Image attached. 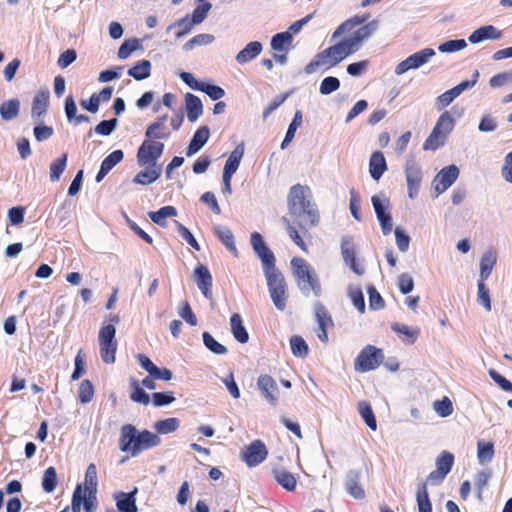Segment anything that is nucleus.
<instances>
[{"instance_id":"nucleus-49","label":"nucleus","mask_w":512,"mask_h":512,"mask_svg":"<svg viewBox=\"0 0 512 512\" xmlns=\"http://www.w3.org/2000/svg\"><path fill=\"white\" fill-rule=\"evenodd\" d=\"M179 427V420L177 418H167L157 421L155 429L160 434H168L176 431Z\"/></svg>"},{"instance_id":"nucleus-12","label":"nucleus","mask_w":512,"mask_h":512,"mask_svg":"<svg viewBox=\"0 0 512 512\" xmlns=\"http://www.w3.org/2000/svg\"><path fill=\"white\" fill-rule=\"evenodd\" d=\"M435 55V51L432 48L422 49L405 60L401 61L395 68L397 75L404 74L410 69H416L428 62V60Z\"/></svg>"},{"instance_id":"nucleus-21","label":"nucleus","mask_w":512,"mask_h":512,"mask_svg":"<svg viewBox=\"0 0 512 512\" xmlns=\"http://www.w3.org/2000/svg\"><path fill=\"white\" fill-rule=\"evenodd\" d=\"M210 136V131L207 126L199 127L194 133L188 147L186 150V155L188 157L197 153L208 141Z\"/></svg>"},{"instance_id":"nucleus-57","label":"nucleus","mask_w":512,"mask_h":512,"mask_svg":"<svg viewBox=\"0 0 512 512\" xmlns=\"http://www.w3.org/2000/svg\"><path fill=\"white\" fill-rule=\"evenodd\" d=\"M173 392H155L152 394V403L155 407H162L174 402Z\"/></svg>"},{"instance_id":"nucleus-45","label":"nucleus","mask_w":512,"mask_h":512,"mask_svg":"<svg viewBox=\"0 0 512 512\" xmlns=\"http://www.w3.org/2000/svg\"><path fill=\"white\" fill-rule=\"evenodd\" d=\"M67 153H63L61 157L54 160L50 165V180L52 182L58 181L61 174L65 170L67 164Z\"/></svg>"},{"instance_id":"nucleus-58","label":"nucleus","mask_w":512,"mask_h":512,"mask_svg":"<svg viewBox=\"0 0 512 512\" xmlns=\"http://www.w3.org/2000/svg\"><path fill=\"white\" fill-rule=\"evenodd\" d=\"M75 368L71 375V380H78L85 373V355L82 350H79L75 360Z\"/></svg>"},{"instance_id":"nucleus-31","label":"nucleus","mask_w":512,"mask_h":512,"mask_svg":"<svg viewBox=\"0 0 512 512\" xmlns=\"http://www.w3.org/2000/svg\"><path fill=\"white\" fill-rule=\"evenodd\" d=\"M262 51V44L259 41H252L248 43L236 56V61L239 64H245L252 59L256 58Z\"/></svg>"},{"instance_id":"nucleus-23","label":"nucleus","mask_w":512,"mask_h":512,"mask_svg":"<svg viewBox=\"0 0 512 512\" xmlns=\"http://www.w3.org/2000/svg\"><path fill=\"white\" fill-rule=\"evenodd\" d=\"M387 170V163L382 152L375 151L369 160V172L371 177L378 181Z\"/></svg>"},{"instance_id":"nucleus-3","label":"nucleus","mask_w":512,"mask_h":512,"mask_svg":"<svg viewBox=\"0 0 512 512\" xmlns=\"http://www.w3.org/2000/svg\"><path fill=\"white\" fill-rule=\"evenodd\" d=\"M161 443L160 437L148 430L139 432L132 424H125L120 430L119 448L122 452L138 456L142 451L156 447Z\"/></svg>"},{"instance_id":"nucleus-32","label":"nucleus","mask_w":512,"mask_h":512,"mask_svg":"<svg viewBox=\"0 0 512 512\" xmlns=\"http://www.w3.org/2000/svg\"><path fill=\"white\" fill-rule=\"evenodd\" d=\"M428 484L423 482L416 491V502L419 512H432V503L428 494Z\"/></svg>"},{"instance_id":"nucleus-28","label":"nucleus","mask_w":512,"mask_h":512,"mask_svg":"<svg viewBox=\"0 0 512 512\" xmlns=\"http://www.w3.org/2000/svg\"><path fill=\"white\" fill-rule=\"evenodd\" d=\"M230 326H231V332L234 336V338L244 344L247 343L249 340V334L243 325V319L240 314L234 313L232 314L230 318Z\"/></svg>"},{"instance_id":"nucleus-55","label":"nucleus","mask_w":512,"mask_h":512,"mask_svg":"<svg viewBox=\"0 0 512 512\" xmlns=\"http://www.w3.org/2000/svg\"><path fill=\"white\" fill-rule=\"evenodd\" d=\"M467 46V43L464 39L457 40H449L442 43L438 50L442 53H451L464 49Z\"/></svg>"},{"instance_id":"nucleus-51","label":"nucleus","mask_w":512,"mask_h":512,"mask_svg":"<svg viewBox=\"0 0 512 512\" xmlns=\"http://www.w3.org/2000/svg\"><path fill=\"white\" fill-rule=\"evenodd\" d=\"M433 407L441 417H448L453 413V404L447 396H444L441 400H436Z\"/></svg>"},{"instance_id":"nucleus-7","label":"nucleus","mask_w":512,"mask_h":512,"mask_svg":"<svg viewBox=\"0 0 512 512\" xmlns=\"http://www.w3.org/2000/svg\"><path fill=\"white\" fill-rule=\"evenodd\" d=\"M110 320L112 323H104L98 333L100 357L106 364L115 362L118 348L115 324L119 323L120 318L118 315H114Z\"/></svg>"},{"instance_id":"nucleus-38","label":"nucleus","mask_w":512,"mask_h":512,"mask_svg":"<svg viewBox=\"0 0 512 512\" xmlns=\"http://www.w3.org/2000/svg\"><path fill=\"white\" fill-rule=\"evenodd\" d=\"M20 109V102L18 99H11L4 101L0 105V115L3 120H11L18 116Z\"/></svg>"},{"instance_id":"nucleus-42","label":"nucleus","mask_w":512,"mask_h":512,"mask_svg":"<svg viewBox=\"0 0 512 512\" xmlns=\"http://www.w3.org/2000/svg\"><path fill=\"white\" fill-rule=\"evenodd\" d=\"M292 42V36L289 31L277 33L272 37L271 47L274 51H286Z\"/></svg>"},{"instance_id":"nucleus-54","label":"nucleus","mask_w":512,"mask_h":512,"mask_svg":"<svg viewBox=\"0 0 512 512\" xmlns=\"http://www.w3.org/2000/svg\"><path fill=\"white\" fill-rule=\"evenodd\" d=\"M139 47V40L138 39H127L125 40L122 45L119 47L118 50V57L120 59H126L130 56L132 52H134Z\"/></svg>"},{"instance_id":"nucleus-60","label":"nucleus","mask_w":512,"mask_h":512,"mask_svg":"<svg viewBox=\"0 0 512 512\" xmlns=\"http://www.w3.org/2000/svg\"><path fill=\"white\" fill-rule=\"evenodd\" d=\"M478 302L487 310H491V300L489 289L485 285V281L478 282Z\"/></svg>"},{"instance_id":"nucleus-11","label":"nucleus","mask_w":512,"mask_h":512,"mask_svg":"<svg viewBox=\"0 0 512 512\" xmlns=\"http://www.w3.org/2000/svg\"><path fill=\"white\" fill-rule=\"evenodd\" d=\"M454 464V455L448 451H442L436 458V469L427 476L424 482L430 485H440Z\"/></svg>"},{"instance_id":"nucleus-20","label":"nucleus","mask_w":512,"mask_h":512,"mask_svg":"<svg viewBox=\"0 0 512 512\" xmlns=\"http://www.w3.org/2000/svg\"><path fill=\"white\" fill-rule=\"evenodd\" d=\"M50 94L47 89H42L34 96L32 102L31 115L35 119L44 116L49 106Z\"/></svg>"},{"instance_id":"nucleus-59","label":"nucleus","mask_w":512,"mask_h":512,"mask_svg":"<svg viewBox=\"0 0 512 512\" xmlns=\"http://www.w3.org/2000/svg\"><path fill=\"white\" fill-rule=\"evenodd\" d=\"M116 126H117L116 118H113L110 120H103L99 124L96 125V127L94 128V132L99 135L108 136L115 130Z\"/></svg>"},{"instance_id":"nucleus-63","label":"nucleus","mask_w":512,"mask_h":512,"mask_svg":"<svg viewBox=\"0 0 512 512\" xmlns=\"http://www.w3.org/2000/svg\"><path fill=\"white\" fill-rule=\"evenodd\" d=\"M398 287L402 294H408L414 289V280L408 273H403L398 277Z\"/></svg>"},{"instance_id":"nucleus-44","label":"nucleus","mask_w":512,"mask_h":512,"mask_svg":"<svg viewBox=\"0 0 512 512\" xmlns=\"http://www.w3.org/2000/svg\"><path fill=\"white\" fill-rule=\"evenodd\" d=\"M85 489L83 492L96 493L97 491V468L94 463L88 465L85 472Z\"/></svg>"},{"instance_id":"nucleus-64","label":"nucleus","mask_w":512,"mask_h":512,"mask_svg":"<svg viewBox=\"0 0 512 512\" xmlns=\"http://www.w3.org/2000/svg\"><path fill=\"white\" fill-rule=\"evenodd\" d=\"M124 153L122 150H115L111 152L107 157L102 161V165L106 166L107 169L112 170L118 163L123 160Z\"/></svg>"},{"instance_id":"nucleus-13","label":"nucleus","mask_w":512,"mask_h":512,"mask_svg":"<svg viewBox=\"0 0 512 512\" xmlns=\"http://www.w3.org/2000/svg\"><path fill=\"white\" fill-rule=\"evenodd\" d=\"M242 460L249 467H255L262 463L268 455V450L261 440H254L242 451Z\"/></svg>"},{"instance_id":"nucleus-53","label":"nucleus","mask_w":512,"mask_h":512,"mask_svg":"<svg viewBox=\"0 0 512 512\" xmlns=\"http://www.w3.org/2000/svg\"><path fill=\"white\" fill-rule=\"evenodd\" d=\"M340 87V81L338 78L333 76H328L324 78L320 84L319 92L322 95H328L332 92H335Z\"/></svg>"},{"instance_id":"nucleus-41","label":"nucleus","mask_w":512,"mask_h":512,"mask_svg":"<svg viewBox=\"0 0 512 512\" xmlns=\"http://www.w3.org/2000/svg\"><path fill=\"white\" fill-rule=\"evenodd\" d=\"M302 124V112L297 110L294 114L292 122L290 123L286 132L285 138L281 143V149H285L294 139L296 130Z\"/></svg>"},{"instance_id":"nucleus-10","label":"nucleus","mask_w":512,"mask_h":512,"mask_svg":"<svg viewBox=\"0 0 512 512\" xmlns=\"http://www.w3.org/2000/svg\"><path fill=\"white\" fill-rule=\"evenodd\" d=\"M163 151L164 144L162 142L149 139L144 140L137 151L138 165L160 167L157 161L162 156Z\"/></svg>"},{"instance_id":"nucleus-48","label":"nucleus","mask_w":512,"mask_h":512,"mask_svg":"<svg viewBox=\"0 0 512 512\" xmlns=\"http://www.w3.org/2000/svg\"><path fill=\"white\" fill-rule=\"evenodd\" d=\"M478 460L481 464L490 462L494 457V446L491 442H478Z\"/></svg>"},{"instance_id":"nucleus-61","label":"nucleus","mask_w":512,"mask_h":512,"mask_svg":"<svg viewBox=\"0 0 512 512\" xmlns=\"http://www.w3.org/2000/svg\"><path fill=\"white\" fill-rule=\"evenodd\" d=\"M512 82V70L498 73L490 78L489 84L492 88L502 87Z\"/></svg>"},{"instance_id":"nucleus-8","label":"nucleus","mask_w":512,"mask_h":512,"mask_svg":"<svg viewBox=\"0 0 512 512\" xmlns=\"http://www.w3.org/2000/svg\"><path fill=\"white\" fill-rule=\"evenodd\" d=\"M455 121L449 111L443 112L431 134L423 144L424 150H436L444 145L447 135L453 130Z\"/></svg>"},{"instance_id":"nucleus-36","label":"nucleus","mask_w":512,"mask_h":512,"mask_svg":"<svg viewBox=\"0 0 512 512\" xmlns=\"http://www.w3.org/2000/svg\"><path fill=\"white\" fill-rule=\"evenodd\" d=\"M151 73V63L148 60H141L128 70V75L140 81L148 78Z\"/></svg>"},{"instance_id":"nucleus-24","label":"nucleus","mask_w":512,"mask_h":512,"mask_svg":"<svg viewBox=\"0 0 512 512\" xmlns=\"http://www.w3.org/2000/svg\"><path fill=\"white\" fill-rule=\"evenodd\" d=\"M501 36H502L501 31L497 30L492 25H486V26H482V27L478 28L477 30H475L469 36L468 40L471 43L475 44V43H479L486 39H493V40L500 39Z\"/></svg>"},{"instance_id":"nucleus-35","label":"nucleus","mask_w":512,"mask_h":512,"mask_svg":"<svg viewBox=\"0 0 512 512\" xmlns=\"http://www.w3.org/2000/svg\"><path fill=\"white\" fill-rule=\"evenodd\" d=\"M495 264H496L495 253L491 252V251L486 252L482 256L481 262H480V280L479 281H486L488 279Z\"/></svg>"},{"instance_id":"nucleus-18","label":"nucleus","mask_w":512,"mask_h":512,"mask_svg":"<svg viewBox=\"0 0 512 512\" xmlns=\"http://www.w3.org/2000/svg\"><path fill=\"white\" fill-rule=\"evenodd\" d=\"M194 279L205 298L211 299L212 276L209 269L205 265L199 264L194 270Z\"/></svg>"},{"instance_id":"nucleus-37","label":"nucleus","mask_w":512,"mask_h":512,"mask_svg":"<svg viewBox=\"0 0 512 512\" xmlns=\"http://www.w3.org/2000/svg\"><path fill=\"white\" fill-rule=\"evenodd\" d=\"M176 215H177L176 208L174 206H169V205L164 206L157 211H152L149 213L150 219L154 223H156L160 226H165L166 219L169 217H175Z\"/></svg>"},{"instance_id":"nucleus-43","label":"nucleus","mask_w":512,"mask_h":512,"mask_svg":"<svg viewBox=\"0 0 512 512\" xmlns=\"http://www.w3.org/2000/svg\"><path fill=\"white\" fill-rule=\"evenodd\" d=\"M358 411L366 425L375 431L377 429V422L371 405L367 402H361L359 403Z\"/></svg>"},{"instance_id":"nucleus-5","label":"nucleus","mask_w":512,"mask_h":512,"mask_svg":"<svg viewBox=\"0 0 512 512\" xmlns=\"http://www.w3.org/2000/svg\"><path fill=\"white\" fill-rule=\"evenodd\" d=\"M355 52L349 42L344 39L316 54L305 66L304 71L306 74H312L321 66L328 70Z\"/></svg>"},{"instance_id":"nucleus-62","label":"nucleus","mask_w":512,"mask_h":512,"mask_svg":"<svg viewBox=\"0 0 512 512\" xmlns=\"http://www.w3.org/2000/svg\"><path fill=\"white\" fill-rule=\"evenodd\" d=\"M201 87L199 91L205 92L212 100H218L225 95V91L219 86L202 82Z\"/></svg>"},{"instance_id":"nucleus-1","label":"nucleus","mask_w":512,"mask_h":512,"mask_svg":"<svg viewBox=\"0 0 512 512\" xmlns=\"http://www.w3.org/2000/svg\"><path fill=\"white\" fill-rule=\"evenodd\" d=\"M310 198L311 191L308 186L293 185L288 193L287 206L290 216L295 221L292 222L286 216L281 219L290 239L304 253H309V244L312 240L309 229L320 221L317 207Z\"/></svg>"},{"instance_id":"nucleus-56","label":"nucleus","mask_w":512,"mask_h":512,"mask_svg":"<svg viewBox=\"0 0 512 512\" xmlns=\"http://www.w3.org/2000/svg\"><path fill=\"white\" fill-rule=\"evenodd\" d=\"M315 315L317 318V322L319 324V327L329 326L332 325V319L329 315L328 311L324 307L322 303H316L315 305Z\"/></svg>"},{"instance_id":"nucleus-19","label":"nucleus","mask_w":512,"mask_h":512,"mask_svg":"<svg viewBox=\"0 0 512 512\" xmlns=\"http://www.w3.org/2000/svg\"><path fill=\"white\" fill-rule=\"evenodd\" d=\"M168 115L160 116L156 121L151 123L145 132V136L149 140L154 139H167L170 136V131L166 127L165 123L167 121Z\"/></svg>"},{"instance_id":"nucleus-26","label":"nucleus","mask_w":512,"mask_h":512,"mask_svg":"<svg viewBox=\"0 0 512 512\" xmlns=\"http://www.w3.org/2000/svg\"><path fill=\"white\" fill-rule=\"evenodd\" d=\"M345 487L347 492L355 499L361 500L365 497V490L360 484L358 472L351 471L346 478Z\"/></svg>"},{"instance_id":"nucleus-4","label":"nucleus","mask_w":512,"mask_h":512,"mask_svg":"<svg viewBox=\"0 0 512 512\" xmlns=\"http://www.w3.org/2000/svg\"><path fill=\"white\" fill-rule=\"evenodd\" d=\"M250 243L261 259L263 271L267 280L268 290L275 288H287V283L284 275L276 268L275 256L273 252L267 247L263 237L258 232H253L250 237Z\"/></svg>"},{"instance_id":"nucleus-40","label":"nucleus","mask_w":512,"mask_h":512,"mask_svg":"<svg viewBox=\"0 0 512 512\" xmlns=\"http://www.w3.org/2000/svg\"><path fill=\"white\" fill-rule=\"evenodd\" d=\"M41 484L43 490L46 493H52L55 490L58 484L57 472L55 467L50 466L44 471Z\"/></svg>"},{"instance_id":"nucleus-16","label":"nucleus","mask_w":512,"mask_h":512,"mask_svg":"<svg viewBox=\"0 0 512 512\" xmlns=\"http://www.w3.org/2000/svg\"><path fill=\"white\" fill-rule=\"evenodd\" d=\"M257 387L270 405L278 404L279 390L276 381L270 375H260L257 379Z\"/></svg>"},{"instance_id":"nucleus-17","label":"nucleus","mask_w":512,"mask_h":512,"mask_svg":"<svg viewBox=\"0 0 512 512\" xmlns=\"http://www.w3.org/2000/svg\"><path fill=\"white\" fill-rule=\"evenodd\" d=\"M341 254L349 268L358 275L363 273V268L356 261V251L353 238L346 236L341 241Z\"/></svg>"},{"instance_id":"nucleus-50","label":"nucleus","mask_w":512,"mask_h":512,"mask_svg":"<svg viewBox=\"0 0 512 512\" xmlns=\"http://www.w3.org/2000/svg\"><path fill=\"white\" fill-rule=\"evenodd\" d=\"M203 342L205 346L213 353L217 355H223L227 353V348L219 343L217 340L214 339V337L208 333L204 332L203 335Z\"/></svg>"},{"instance_id":"nucleus-46","label":"nucleus","mask_w":512,"mask_h":512,"mask_svg":"<svg viewBox=\"0 0 512 512\" xmlns=\"http://www.w3.org/2000/svg\"><path fill=\"white\" fill-rule=\"evenodd\" d=\"M290 346L294 356L304 358L308 355V345L301 336L291 337Z\"/></svg>"},{"instance_id":"nucleus-9","label":"nucleus","mask_w":512,"mask_h":512,"mask_svg":"<svg viewBox=\"0 0 512 512\" xmlns=\"http://www.w3.org/2000/svg\"><path fill=\"white\" fill-rule=\"evenodd\" d=\"M384 360L383 351L373 345L365 346L354 362L356 371L365 373L378 368Z\"/></svg>"},{"instance_id":"nucleus-52","label":"nucleus","mask_w":512,"mask_h":512,"mask_svg":"<svg viewBox=\"0 0 512 512\" xmlns=\"http://www.w3.org/2000/svg\"><path fill=\"white\" fill-rule=\"evenodd\" d=\"M78 396L81 403H88L94 396V387L90 380L85 379L80 383Z\"/></svg>"},{"instance_id":"nucleus-27","label":"nucleus","mask_w":512,"mask_h":512,"mask_svg":"<svg viewBox=\"0 0 512 512\" xmlns=\"http://www.w3.org/2000/svg\"><path fill=\"white\" fill-rule=\"evenodd\" d=\"M244 155V145H237L234 150L230 153L226 163L224 165L223 173L227 176H233V174L237 171L241 160Z\"/></svg>"},{"instance_id":"nucleus-47","label":"nucleus","mask_w":512,"mask_h":512,"mask_svg":"<svg viewBox=\"0 0 512 512\" xmlns=\"http://www.w3.org/2000/svg\"><path fill=\"white\" fill-rule=\"evenodd\" d=\"M269 293L275 307L280 311L285 310L288 298L287 288H275L269 290Z\"/></svg>"},{"instance_id":"nucleus-15","label":"nucleus","mask_w":512,"mask_h":512,"mask_svg":"<svg viewBox=\"0 0 512 512\" xmlns=\"http://www.w3.org/2000/svg\"><path fill=\"white\" fill-rule=\"evenodd\" d=\"M459 169L455 165H450L441 169L433 180V186L436 195L445 192L458 178Z\"/></svg>"},{"instance_id":"nucleus-2","label":"nucleus","mask_w":512,"mask_h":512,"mask_svg":"<svg viewBox=\"0 0 512 512\" xmlns=\"http://www.w3.org/2000/svg\"><path fill=\"white\" fill-rule=\"evenodd\" d=\"M370 18L368 13L363 15H355L352 18L344 21L339 25L332 34V40L338 39L344 34H348L345 38L349 44L357 51L363 40L370 37L373 32L377 29L378 22L373 20L366 23Z\"/></svg>"},{"instance_id":"nucleus-6","label":"nucleus","mask_w":512,"mask_h":512,"mask_svg":"<svg viewBox=\"0 0 512 512\" xmlns=\"http://www.w3.org/2000/svg\"><path fill=\"white\" fill-rule=\"evenodd\" d=\"M293 275L297 285L303 293L312 291L316 297L321 295V284L313 267L301 257H294L291 260Z\"/></svg>"},{"instance_id":"nucleus-34","label":"nucleus","mask_w":512,"mask_h":512,"mask_svg":"<svg viewBox=\"0 0 512 512\" xmlns=\"http://www.w3.org/2000/svg\"><path fill=\"white\" fill-rule=\"evenodd\" d=\"M214 233L230 252L237 253L234 235L229 228L219 225L214 228Z\"/></svg>"},{"instance_id":"nucleus-14","label":"nucleus","mask_w":512,"mask_h":512,"mask_svg":"<svg viewBox=\"0 0 512 512\" xmlns=\"http://www.w3.org/2000/svg\"><path fill=\"white\" fill-rule=\"evenodd\" d=\"M405 176L408 186V195L413 199L417 196L422 181L421 169L414 159H408L406 161Z\"/></svg>"},{"instance_id":"nucleus-30","label":"nucleus","mask_w":512,"mask_h":512,"mask_svg":"<svg viewBox=\"0 0 512 512\" xmlns=\"http://www.w3.org/2000/svg\"><path fill=\"white\" fill-rule=\"evenodd\" d=\"M187 117L190 122H195L203 112L202 102L194 94L187 93L185 96Z\"/></svg>"},{"instance_id":"nucleus-22","label":"nucleus","mask_w":512,"mask_h":512,"mask_svg":"<svg viewBox=\"0 0 512 512\" xmlns=\"http://www.w3.org/2000/svg\"><path fill=\"white\" fill-rule=\"evenodd\" d=\"M136 493L137 488L129 493L120 492L115 495L116 506L119 512H138L135 498Z\"/></svg>"},{"instance_id":"nucleus-33","label":"nucleus","mask_w":512,"mask_h":512,"mask_svg":"<svg viewBox=\"0 0 512 512\" xmlns=\"http://www.w3.org/2000/svg\"><path fill=\"white\" fill-rule=\"evenodd\" d=\"M273 475L277 483L287 491H294L297 480L294 475L284 469H275Z\"/></svg>"},{"instance_id":"nucleus-25","label":"nucleus","mask_w":512,"mask_h":512,"mask_svg":"<svg viewBox=\"0 0 512 512\" xmlns=\"http://www.w3.org/2000/svg\"><path fill=\"white\" fill-rule=\"evenodd\" d=\"M145 170L139 171L133 178V183L139 185H149L155 182L161 176V167L144 166Z\"/></svg>"},{"instance_id":"nucleus-39","label":"nucleus","mask_w":512,"mask_h":512,"mask_svg":"<svg viewBox=\"0 0 512 512\" xmlns=\"http://www.w3.org/2000/svg\"><path fill=\"white\" fill-rule=\"evenodd\" d=\"M131 394L130 399L135 403L148 405L150 403L149 395L140 387V383L137 379H131L130 381Z\"/></svg>"},{"instance_id":"nucleus-29","label":"nucleus","mask_w":512,"mask_h":512,"mask_svg":"<svg viewBox=\"0 0 512 512\" xmlns=\"http://www.w3.org/2000/svg\"><path fill=\"white\" fill-rule=\"evenodd\" d=\"M391 329L397 334L401 341L407 344H414L419 336L418 328H410L405 324L394 323L391 325Z\"/></svg>"}]
</instances>
